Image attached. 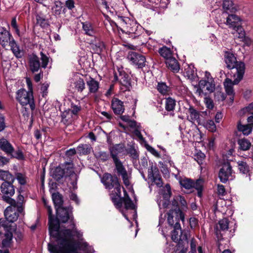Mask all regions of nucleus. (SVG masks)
Segmentation results:
<instances>
[{"instance_id": "nucleus-1", "label": "nucleus", "mask_w": 253, "mask_h": 253, "mask_svg": "<svg viewBox=\"0 0 253 253\" xmlns=\"http://www.w3.org/2000/svg\"><path fill=\"white\" fill-rule=\"evenodd\" d=\"M60 220L56 217L48 218L49 232L56 244L51 242L48 244V250L51 253H94L91 246L86 242L75 241L76 238L82 240L83 233L78 230L75 223L72 229L59 230Z\"/></svg>"}, {"instance_id": "nucleus-2", "label": "nucleus", "mask_w": 253, "mask_h": 253, "mask_svg": "<svg viewBox=\"0 0 253 253\" xmlns=\"http://www.w3.org/2000/svg\"><path fill=\"white\" fill-rule=\"evenodd\" d=\"M224 61L226 67L231 69V76L234 78L235 84H238L243 78L245 73V64L242 62H237L234 54L225 51Z\"/></svg>"}, {"instance_id": "nucleus-3", "label": "nucleus", "mask_w": 253, "mask_h": 253, "mask_svg": "<svg viewBox=\"0 0 253 253\" xmlns=\"http://www.w3.org/2000/svg\"><path fill=\"white\" fill-rule=\"evenodd\" d=\"M16 98L22 106L23 116L28 117L30 111H33L35 109L33 91H28L23 88L20 89L16 92Z\"/></svg>"}, {"instance_id": "nucleus-4", "label": "nucleus", "mask_w": 253, "mask_h": 253, "mask_svg": "<svg viewBox=\"0 0 253 253\" xmlns=\"http://www.w3.org/2000/svg\"><path fill=\"white\" fill-rule=\"evenodd\" d=\"M118 18L121 26L126 28L127 32L131 37L135 39L141 38L144 36V29L136 21L124 16H118Z\"/></svg>"}, {"instance_id": "nucleus-5", "label": "nucleus", "mask_w": 253, "mask_h": 253, "mask_svg": "<svg viewBox=\"0 0 253 253\" xmlns=\"http://www.w3.org/2000/svg\"><path fill=\"white\" fill-rule=\"evenodd\" d=\"M122 188L123 189L124 196L123 197H121V192L119 194H117L115 196H113L111 200L115 207L118 209H122L123 204H124L126 210H134L132 211V214L133 218H135L136 216V211L134 210L135 205L129 197L126 191L123 187H122Z\"/></svg>"}, {"instance_id": "nucleus-6", "label": "nucleus", "mask_w": 253, "mask_h": 253, "mask_svg": "<svg viewBox=\"0 0 253 253\" xmlns=\"http://www.w3.org/2000/svg\"><path fill=\"white\" fill-rule=\"evenodd\" d=\"M101 182L106 189L110 190L114 188L110 194L111 199L113 196L117 194H119L121 192V186L117 176H112L109 173H105L101 178Z\"/></svg>"}, {"instance_id": "nucleus-7", "label": "nucleus", "mask_w": 253, "mask_h": 253, "mask_svg": "<svg viewBox=\"0 0 253 253\" xmlns=\"http://www.w3.org/2000/svg\"><path fill=\"white\" fill-rule=\"evenodd\" d=\"M0 149L11 158H16L19 160L24 159L22 151L20 149L15 151L13 145L7 139L3 137L0 139Z\"/></svg>"}, {"instance_id": "nucleus-8", "label": "nucleus", "mask_w": 253, "mask_h": 253, "mask_svg": "<svg viewBox=\"0 0 253 253\" xmlns=\"http://www.w3.org/2000/svg\"><path fill=\"white\" fill-rule=\"evenodd\" d=\"M65 173V177H69L71 180L70 184L74 190L77 189L78 175L75 172L74 166L72 162H65L61 164Z\"/></svg>"}, {"instance_id": "nucleus-9", "label": "nucleus", "mask_w": 253, "mask_h": 253, "mask_svg": "<svg viewBox=\"0 0 253 253\" xmlns=\"http://www.w3.org/2000/svg\"><path fill=\"white\" fill-rule=\"evenodd\" d=\"M12 183L13 182H3L0 186L1 192L3 194L2 200L11 205L15 204V201L11 198L15 193Z\"/></svg>"}, {"instance_id": "nucleus-10", "label": "nucleus", "mask_w": 253, "mask_h": 253, "mask_svg": "<svg viewBox=\"0 0 253 253\" xmlns=\"http://www.w3.org/2000/svg\"><path fill=\"white\" fill-rule=\"evenodd\" d=\"M218 176L220 182L223 183H226L227 181L234 179V172L230 163L225 162L222 165L219 170Z\"/></svg>"}, {"instance_id": "nucleus-11", "label": "nucleus", "mask_w": 253, "mask_h": 253, "mask_svg": "<svg viewBox=\"0 0 253 253\" xmlns=\"http://www.w3.org/2000/svg\"><path fill=\"white\" fill-rule=\"evenodd\" d=\"M171 239L175 243H178L180 245L181 242L187 243V235L186 232L182 230L181 225L178 222H176L173 226V230L171 233Z\"/></svg>"}, {"instance_id": "nucleus-12", "label": "nucleus", "mask_w": 253, "mask_h": 253, "mask_svg": "<svg viewBox=\"0 0 253 253\" xmlns=\"http://www.w3.org/2000/svg\"><path fill=\"white\" fill-rule=\"evenodd\" d=\"M206 87V90L208 93L213 92L215 89V84L214 81H206L205 80H201L198 85L196 86L197 89L195 93L199 97H203L207 95V92L204 91V89Z\"/></svg>"}, {"instance_id": "nucleus-13", "label": "nucleus", "mask_w": 253, "mask_h": 253, "mask_svg": "<svg viewBox=\"0 0 253 253\" xmlns=\"http://www.w3.org/2000/svg\"><path fill=\"white\" fill-rule=\"evenodd\" d=\"M4 214L5 220L0 219V225L4 228H9L8 222L13 223L17 220L19 214L15 209L9 206L4 210Z\"/></svg>"}, {"instance_id": "nucleus-14", "label": "nucleus", "mask_w": 253, "mask_h": 253, "mask_svg": "<svg viewBox=\"0 0 253 253\" xmlns=\"http://www.w3.org/2000/svg\"><path fill=\"white\" fill-rule=\"evenodd\" d=\"M127 59L131 64L138 68H142L146 65V58L140 53L130 51L128 54Z\"/></svg>"}, {"instance_id": "nucleus-15", "label": "nucleus", "mask_w": 253, "mask_h": 253, "mask_svg": "<svg viewBox=\"0 0 253 253\" xmlns=\"http://www.w3.org/2000/svg\"><path fill=\"white\" fill-rule=\"evenodd\" d=\"M113 162L115 166V170L116 171L118 175L121 176L123 182L126 186H129L130 184L129 176L122 163L119 159L113 160Z\"/></svg>"}, {"instance_id": "nucleus-16", "label": "nucleus", "mask_w": 253, "mask_h": 253, "mask_svg": "<svg viewBox=\"0 0 253 253\" xmlns=\"http://www.w3.org/2000/svg\"><path fill=\"white\" fill-rule=\"evenodd\" d=\"M57 218L62 223H66L68 220L71 222V229L73 227V223H75L73 221L72 213L70 211L69 209L65 208H57L56 210Z\"/></svg>"}, {"instance_id": "nucleus-17", "label": "nucleus", "mask_w": 253, "mask_h": 253, "mask_svg": "<svg viewBox=\"0 0 253 253\" xmlns=\"http://www.w3.org/2000/svg\"><path fill=\"white\" fill-rule=\"evenodd\" d=\"M171 193L170 185L167 184L164 190L161 191L163 200H158L157 203L160 208L162 206L163 208H166L169 204V200L170 197Z\"/></svg>"}, {"instance_id": "nucleus-18", "label": "nucleus", "mask_w": 253, "mask_h": 253, "mask_svg": "<svg viewBox=\"0 0 253 253\" xmlns=\"http://www.w3.org/2000/svg\"><path fill=\"white\" fill-rule=\"evenodd\" d=\"M182 73L185 77L192 81H195L198 78L196 70L192 64L190 65L186 64L184 66V70L182 71Z\"/></svg>"}, {"instance_id": "nucleus-19", "label": "nucleus", "mask_w": 253, "mask_h": 253, "mask_svg": "<svg viewBox=\"0 0 253 253\" xmlns=\"http://www.w3.org/2000/svg\"><path fill=\"white\" fill-rule=\"evenodd\" d=\"M13 38L10 33L7 31L5 28L0 27V44L3 47H5L8 43Z\"/></svg>"}, {"instance_id": "nucleus-20", "label": "nucleus", "mask_w": 253, "mask_h": 253, "mask_svg": "<svg viewBox=\"0 0 253 253\" xmlns=\"http://www.w3.org/2000/svg\"><path fill=\"white\" fill-rule=\"evenodd\" d=\"M9 45L10 47V50L16 58L19 59L23 57L25 52L22 48L20 47L19 44L13 38H12Z\"/></svg>"}, {"instance_id": "nucleus-21", "label": "nucleus", "mask_w": 253, "mask_h": 253, "mask_svg": "<svg viewBox=\"0 0 253 253\" xmlns=\"http://www.w3.org/2000/svg\"><path fill=\"white\" fill-rule=\"evenodd\" d=\"M111 108L116 115H121L125 111L124 102L117 98H113L112 99Z\"/></svg>"}, {"instance_id": "nucleus-22", "label": "nucleus", "mask_w": 253, "mask_h": 253, "mask_svg": "<svg viewBox=\"0 0 253 253\" xmlns=\"http://www.w3.org/2000/svg\"><path fill=\"white\" fill-rule=\"evenodd\" d=\"M29 65L32 72H38L41 67L39 58L34 53L29 55Z\"/></svg>"}, {"instance_id": "nucleus-23", "label": "nucleus", "mask_w": 253, "mask_h": 253, "mask_svg": "<svg viewBox=\"0 0 253 253\" xmlns=\"http://www.w3.org/2000/svg\"><path fill=\"white\" fill-rule=\"evenodd\" d=\"M226 24L230 28L235 30L241 26V19L236 15L230 14L226 18Z\"/></svg>"}, {"instance_id": "nucleus-24", "label": "nucleus", "mask_w": 253, "mask_h": 253, "mask_svg": "<svg viewBox=\"0 0 253 253\" xmlns=\"http://www.w3.org/2000/svg\"><path fill=\"white\" fill-rule=\"evenodd\" d=\"M234 79V78H233ZM235 84L234 80L232 81L229 78H226L224 82V86L226 94L230 96L229 99L231 102L232 103L234 101V91L233 89V85L237 84Z\"/></svg>"}, {"instance_id": "nucleus-25", "label": "nucleus", "mask_w": 253, "mask_h": 253, "mask_svg": "<svg viewBox=\"0 0 253 253\" xmlns=\"http://www.w3.org/2000/svg\"><path fill=\"white\" fill-rule=\"evenodd\" d=\"M82 29L84 33L89 36L95 37L96 29L95 27L89 21L82 22Z\"/></svg>"}, {"instance_id": "nucleus-26", "label": "nucleus", "mask_w": 253, "mask_h": 253, "mask_svg": "<svg viewBox=\"0 0 253 253\" xmlns=\"http://www.w3.org/2000/svg\"><path fill=\"white\" fill-rule=\"evenodd\" d=\"M118 81L120 84V88L123 91L129 90L131 87V84L129 75L127 73L125 74L120 78H119Z\"/></svg>"}, {"instance_id": "nucleus-27", "label": "nucleus", "mask_w": 253, "mask_h": 253, "mask_svg": "<svg viewBox=\"0 0 253 253\" xmlns=\"http://www.w3.org/2000/svg\"><path fill=\"white\" fill-rule=\"evenodd\" d=\"M10 228H4L5 232L4 235L3 239L1 241L2 248L10 247L11 245L13 239V234L9 231Z\"/></svg>"}, {"instance_id": "nucleus-28", "label": "nucleus", "mask_w": 253, "mask_h": 253, "mask_svg": "<svg viewBox=\"0 0 253 253\" xmlns=\"http://www.w3.org/2000/svg\"><path fill=\"white\" fill-rule=\"evenodd\" d=\"M89 94L96 93L99 88V83L94 79L90 77L89 80L86 81Z\"/></svg>"}, {"instance_id": "nucleus-29", "label": "nucleus", "mask_w": 253, "mask_h": 253, "mask_svg": "<svg viewBox=\"0 0 253 253\" xmlns=\"http://www.w3.org/2000/svg\"><path fill=\"white\" fill-rule=\"evenodd\" d=\"M166 64L169 69L174 73H177L180 69V65L177 60L173 56L166 61Z\"/></svg>"}, {"instance_id": "nucleus-30", "label": "nucleus", "mask_w": 253, "mask_h": 253, "mask_svg": "<svg viewBox=\"0 0 253 253\" xmlns=\"http://www.w3.org/2000/svg\"><path fill=\"white\" fill-rule=\"evenodd\" d=\"M123 150L124 147L122 144H116L113 147L110 148V155L113 159V160H118V154L123 152Z\"/></svg>"}, {"instance_id": "nucleus-31", "label": "nucleus", "mask_w": 253, "mask_h": 253, "mask_svg": "<svg viewBox=\"0 0 253 253\" xmlns=\"http://www.w3.org/2000/svg\"><path fill=\"white\" fill-rule=\"evenodd\" d=\"M92 148L89 144H81L77 147V153L80 155H88L89 154Z\"/></svg>"}, {"instance_id": "nucleus-32", "label": "nucleus", "mask_w": 253, "mask_h": 253, "mask_svg": "<svg viewBox=\"0 0 253 253\" xmlns=\"http://www.w3.org/2000/svg\"><path fill=\"white\" fill-rule=\"evenodd\" d=\"M61 164L55 168L52 172V176L56 180H60L65 177V173Z\"/></svg>"}, {"instance_id": "nucleus-33", "label": "nucleus", "mask_w": 253, "mask_h": 253, "mask_svg": "<svg viewBox=\"0 0 253 253\" xmlns=\"http://www.w3.org/2000/svg\"><path fill=\"white\" fill-rule=\"evenodd\" d=\"M52 199L56 211L57 210V208H63L62 207L63 204L62 196L58 192L53 193L52 195Z\"/></svg>"}, {"instance_id": "nucleus-34", "label": "nucleus", "mask_w": 253, "mask_h": 253, "mask_svg": "<svg viewBox=\"0 0 253 253\" xmlns=\"http://www.w3.org/2000/svg\"><path fill=\"white\" fill-rule=\"evenodd\" d=\"M158 91L162 95H169L171 92L170 87L168 86L165 83L159 82L157 86Z\"/></svg>"}, {"instance_id": "nucleus-35", "label": "nucleus", "mask_w": 253, "mask_h": 253, "mask_svg": "<svg viewBox=\"0 0 253 253\" xmlns=\"http://www.w3.org/2000/svg\"><path fill=\"white\" fill-rule=\"evenodd\" d=\"M159 53L161 56L164 57L166 61L173 56V53L169 48L166 46H163L159 49Z\"/></svg>"}, {"instance_id": "nucleus-36", "label": "nucleus", "mask_w": 253, "mask_h": 253, "mask_svg": "<svg viewBox=\"0 0 253 253\" xmlns=\"http://www.w3.org/2000/svg\"><path fill=\"white\" fill-rule=\"evenodd\" d=\"M159 173L158 168L152 164L148 169V179L151 181Z\"/></svg>"}, {"instance_id": "nucleus-37", "label": "nucleus", "mask_w": 253, "mask_h": 253, "mask_svg": "<svg viewBox=\"0 0 253 253\" xmlns=\"http://www.w3.org/2000/svg\"><path fill=\"white\" fill-rule=\"evenodd\" d=\"M222 6L223 8L226 12H233L237 10L231 0H224L223 2Z\"/></svg>"}, {"instance_id": "nucleus-38", "label": "nucleus", "mask_w": 253, "mask_h": 253, "mask_svg": "<svg viewBox=\"0 0 253 253\" xmlns=\"http://www.w3.org/2000/svg\"><path fill=\"white\" fill-rule=\"evenodd\" d=\"M237 164L240 171L243 174H247L248 173L249 180H250V168L247 165V163L244 161H239L237 162Z\"/></svg>"}, {"instance_id": "nucleus-39", "label": "nucleus", "mask_w": 253, "mask_h": 253, "mask_svg": "<svg viewBox=\"0 0 253 253\" xmlns=\"http://www.w3.org/2000/svg\"><path fill=\"white\" fill-rule=\"evenodd\" d=\"M0 180L4 182H13L14 178L8 171L0 170Z\"/></svg>"}, {"instance_id": "nucleus-40", "label": "nucleus", "mask_w": 253, "mask_h": 253, "mask_svg": "<svg viewBox=\"0 0 253 253\" xmlns=\"http://www.w3.org/2000/svg\"><path fill=\"white\" fill-rule=\"evenodd\" d=\"M176 105V101L173 98L169 97L166 98L165 108L168 111H173Z\"/></svg>"}, {"instance_id": "nucleus-41", "label": "nucleus", "mask_w": 253, "mask_h": 253, "mask_svg": "<svg viewBox=\"0 0 253 253\" xmlns=\"http://www.w3.org/2000/svg\"><path fill=\"white\" fill-rule=\"evenodd\" d=\"M91 45L92 49L97 53L101 52L105 48L104 43L99 40L96 41L95 43H91Z\"/></svg>"}, {"instance_id": "nucleus-42", "label": "nucleus", "mask_w": 253, "mask_h": 253, "mask_svg": "<svg viewBox=\"0 0 253 253\" xmlns=\"http://www.w3.org/2000/svg\"><path fill=\"white\" fill-rule=\"evenodd\" d=\"M75 89L79 92H82L85 88V83L84 80L79 78L74 82Z\"/></svg>"}, {"instance_id": "nucleus-43", "label": "nucleus", "mask_w": 253, "mask_h": 253, "mask_svg": "<svg viewBox=\"0 0 253 253\" xmlns=\"http://www.w3.org/2000/svg\"><path fill=\"white\" fill-rule=\"evenodd\" d=\"M192 188H195L197 190V195L199 197L202 195V191L203 188V181L201 179H198L196 182L193 181Z\"/></svg>"}, {"instance_id": "nucleus-44", "label": "nucleus", "mask_w": 253, "mask_h": 253, "mask_svg": "<svg viewBox=\"0 0 253 253\" xmlns=\"http://www.w3.org/2000/svg\"><path fill=\"white\" fill-rule=\"evenodd\" d=\"M189 116L191 121H200V116L199 112L194 108L190 107L189 109Z\"/></svg>"}, {"instance_id": "nucleus-45", "label": "nucleus", "mask_w": 253, "mask_h": 253, "mask_svg": "<svg viewBox=\"0 0 253 253\" xmlns=\"http://www.w3.org/2000/svg\"><path fill=\"white\" fill-rule=\"evenodd\" d=\"M235 32L233 33L236 37H238L240 39L241 41L246 40V37L245 36V32L242 26H240L238 28L234 30Z\"/></svg>"}, {"instance_id": "nucleus-46", "label": "nucleus", "mask_w": 253, "mask_h": 253, "mask_svg": "<svg viewBox=\"0 0 253 253\" xmlns=\"http://www.w3.org/2000/svg\"><path fill=\"white\" fill-rule=\"evenodd\" d=\"M238 129L241 131L245 135H248L252 132V128L248 125H243L239 123L238 124Z\"/></svg>"}, {"instance_id": "nucleus-47", "label": "nucleus", "mask_w": 253, "mask_h": 253, "mask_svg": "<svg viewBox=\"0 0 253 253\" xmlns=\"http://www.w3.org/2000/svg\"><path fill=\"white\" fill-rule=\"evenodd\" d=\"M238 144L239 145L240 148L244 151L248 150L251 146L250 142L246 139H240L238 141Z\"/></svg>"}, {"instance_id": "nucleus-48", "label": "nucleus", "mask_w": 253, "mask_h": 253, "mask_svg": "<svg viewBox=\"0 0 253 253\" xmlns=\"http://www.w3.org/2000/svg\"><path fill=\"white\" fill-rule=\"evenodd\" d=\"M218 225L220 230L221 231H225L229 228V220L226 218H224L220 220L218 222Z\"/></svg>"}, {"instance_id": "nucleus-49", "label": "nucleus", "mask_w": 253, "mask_h": 253, "mask_svg": "<svg viewBox=\"0 0 253 253\" xmlns=\"http://www.w3.org/2000/svg\"><path fill=\"white\" fill-rule=\"evenodd\" d=\"M126 73L125 72L123 67H117V71L114 70V81L115 82L119 80V78H120Z\"/></svg>"}, {"instance_id": "nucleus-50", "label": "nucleus", "mask_w": 253, "mask_h": 253, "mask_svg": "<svg viewBox=\"0 0 253 253\" xmlns=\"http://www.w3.org/2000/svg\"><path fill=\"white\" fill-rule=\"evenodd\" d=\"M180 185L186 189H190L192 188L193 181L190 179H184L180 181Z\"/></svg>"}, {"instance_id": "nucleus-51", "label": "nucleus", "mask_w": 253, "mask_h": 253, "mask_svg": "<svg viewBox=\"0 0 253 253\" xmlns=\"http://www.w3.org/2000/svg\"><path fill=\"white\" fill-rule=\"evenodd\" d=\"M160 158L163 160L164 163H168L170 167H172L178 170L177 168L174 165V163L171 160V157L169 155L164 153L162 156H161Z\"/></svg>"}, {"instance_id": "nucleus-52", "label": "nucleus", "mask_w": 253, "mask_h": 253, "mask_svg": "<svg viewBox=\"0 0 253 253\" xmlns=\"http://www.w3.org/2000/svg\"><path fill=\"white\" fill-rule=\"evenodd\" d=\"M16 178L21 185H25L27 182V176L25 174L18 172L15 175Z\"/></svg>"}, {"instance_id": "nucleus-53", "label": "nucleus", "mask_w": 253, "mask_h": 253, "mask_svg": "<svg viewBox=\"0 0 253 253\" xmlns=\"http://www.w3.org/2000/svg\"><path fill=\"white\" fill-rule=\"evenodd\" d=\"M206 156L205 154L201 151H198L194 155V159L199 165L203 164V161L205 160Z\"/></svg>"}, {"instance_id": "nucleus-54", "label": "nucleus", "mask_w": 253, "mask_h": 253, "mask_svg": "<svg viewBox=\"0 0 253 253\" xmlns=\"http://www.w3.org/2000/svg\"><path fill=\"white\" fill-rule=\"evenodd\" d=\"M205 126L211 132H215L216 130V126L213 120H208L206 123Z\"/></svg>"}, {"instance_id": "nucleus-55", "label": "nucleus", "mask_w": 253, "mask_h": 253, "mask_svg": "<svg viewBox=\"0 0 253 253\" xmlns=\"http://www.w3.org/2000/svg\"><path fill=\"white\" fill-rule=\"evenodd\" d=\"M96 158L103 161H106L109 158V154L106 152L99 151L95 154Z\"/></svg>"}, {"instance_id": "nucleus-56", "label": "nucleus", "mask_w": 253, "mask_h": 253, "mask_svg": "<svg viewBox=\"0 0 253 253\" xmlns=\"http://www.w3.org/2000/svg\"><path fill=\"white\" fill-rule=\"evenodd\" d=\"M41 59L42 60L41 66L42 68L45 69L47 67V64L49 62V57L44 54L42 51L40 52Z\"/></svg>"}, {"instance_id": "nucleus-57", "label": "nucleus", "mask_w": 253, "mask_h": 253, "mask_svg": "<svg viewBox=\"0 0 253 253\" xmlns=\"http://www.w3.org/2000/svg\"><path fill=\"white\" fill-rule=\"evenodd\" d=\"M62 9V3L60 1H55L54 5L52 8L53 12L56 15L60 14Z\"/></svg>"}, {"instance_id": "nucleus-58", "label": "nucleus", "mask_w": 253, "mask_h": 253, "mask_svg": "<svg viewBox=\"0 0 253 253\" xmlns=\"http://www.w3.org/2000/svg\"><path fill=\"white\" fill-rule=\"evenodd\" d=\"M77 104H75L74 103H71L70 111H71L72 114L74 115L77 114L81 109V107L80 104V103L78 102H77Z\"/></svg>"}, {"instance_id": "nucleus-59", "label": "nucleus", "mask_w": 253, "mask_h": 253, "mask_svg": "<svg viewBox=\"0 0 253 253\" xmlns=\"http://www.w3.org/2000/svg\"><path fill=\"white\" fill-rule=\"evenodd\" d=\"M151 182L156 184L158 187H161L163 186V183L160 173L152 180H151Z\"/></svg>"}, {"instance_id": "nucleus-60", "label": "nucleus", "mask_w": 253, "mask_h": 253, "mask_svg": "<svg viewBox=\"0 0 253 253\" xmlns=\"http://www.w3.org/2000/svg\"><path fill=\"white\" fill-rule=\"evenodd\" d=\"M204 102L207 108L209 109H213L214 107V103L213 100L211 98L206 96L204 98Z\"/></svg>"}, {"instance_id": "nucleus-61", "label": "nucleus", "mask_w": 253, "mask_h": 253, "mask_svg": "<svg viewBox=\"0 0 253 253\" xmlns=\"http://www.w3.org/2000/svg\"><path fill=\"white\" fill-rule=\"evenodd\" d=\"M11 27L15 30V32L16 34L17 35V36L18 37H20L21 36L20 32L18 29V26L17 24L16 18L15 17L12 18V20H11Z\"/></svg>"}, {"instance_id": "nucleus-62", "label": "nucleus", "mask_w": 253, "mask_h": 253, "mask_svg": "<svg viewBox=\"0 0 253 253\" xmlns=\"http://www.w3.org/2000/svg\"><path fill=\"white\" fill-rule=\"evenodd\" d=\"M141 126H138V127H137V128H134L133 129V133H134V134L137 136L140 140H144V138L142 136V135L141 134Z\"/></svg>"}, {"instance_id": "nucleus-63", "label": "nucleus", "mask_w": 253, "mask_h": 253, "mask_svg": "<svg viewBox=\"0 0 253 253\" xmlns=\"http://www.w3.org/2000/svg\"><path fill=\"white\" fill-rule=\"evenodd\" d=\"M173 211H169L168 213V217L167 220L170 226H174V220H173Z\"/></svg>"}, {"instance_id": "nucleus-64", "label": "nucleus", "mask_w": 253, "mask_h": 253, "mask_svg": "<svg viewBox=\"0 0 253 253\" xmlns=\"http://www.w3.org/2000/svg\"><path fill=\"white\" fill-rule=\"evenodd\" d=\"M189 224L191 228H195L198 225V219L194 217H190L189 219Z\"/></svg>"}]
</instances>
